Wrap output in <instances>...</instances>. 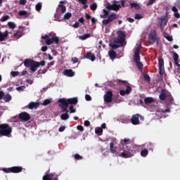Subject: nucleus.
<instances>
[{
	"instance_id": "nucleus-1",
	"label": "nucleus",
	"mask_w": 180,
	"mask_h": 180,
	"mask_svg": "<svg viewBox=\"0 0 180 180\" xmlns=\"http://www.w3.org/2000/svg\"><path fill=\"white\" fill-rule=\"evenodd\" d=\"M126 33L122 30L117 32V37L109 44L110 47L115 50L119 47H123L126 45Z\"/></svg>"
},
{
	"instance_id": "nucleus-2",
	"label": "nucleus",
	"mask_w": 180,
	"mask_h": 180,
	"mask_svg": "<svg viewBox=\"0 0 180 180\" xmlns=\"http://www.w3.org/2000/svg\"><path fill=\"white\" fill-rule=\"evenodd\" d=\"M24 65L27 68H30L32 72H36V71H37V68L40 67L39 62L30 59H25L24 60Z\"/></svg>"
},
{
	"instance_id": "nucleus-3",
	"label": "nucleus",
	"mask_w": 180,
	"mask_h": 180,
	"mask_svg": "<svg viewBox=\"0 0 180 180\" xmlns=\"http://www.w3.org/2000/svg\"><path fill=\"white\" fill-rule=\"evenodd\" d=\"M11 133H12V127L9 126V124H0L1 136H6V137H11Z\"/></svg>"
},
{
	"instance_id": "nucleus-4",
	"label": "nucleus",
	"mask_w": 180,
	"mask_h": 180,
	"mask_svg": "<svg viewBox=\"0 0 180 180\" xmlns=\"http://www.w3.org/2000/svg\"><path fill=\"white\" fill-rule=\"evenodd\" d=\"M103 12L104 15L108 16V19L103 20L102 21L103 26H108L109 23H110L111 22H113L115 19H116V13H112L109 15V11H107L106 9H103Z\"/></svg>"
},
{
	"instance_id": "nucleus-5",
	"label": "nucleus",
	"mask_w": 180,
	"mask_h": 180,
	"mask_svg": "<svg viewBox=\"0 0 180 180\" xmlns=\"http://www.w3.org/2000/svg\"><path fill=\"white\" fill-rule=\"evenodd\" d=\"M41 39L42 40H45V43L46 44H47V46H51V44H53V43L58 44V41H60V38H58V37L53 36L50 38L49 34H45L44 36H42Z\"/></svg>"
},
{
	"instance_id": "nucleus-6",
	"label": "nucleus",
	"mask_w": 180,
	"mask_h": 180,
	"mask_svg": "<svg viewBox=\"0 0 180 180\" xmlns=\"http://www.w3.org/2000/svg\"><path fill=\"white\" fill-rule=\"evenodd\" d=\"M3 171L6 174H10L11 172L13 174H19V172L23 171V168L20 166H14L8 168H3Z\"/></svg>"
},
{
	"instance_id": "nucleus-7",
	"label": "nucleus",
	"mask_w": 180,
	"mask_h": 180,
	"mask_svg": "<svg viewBox=\"0 0 180 180\" xmlns=\"http://www.w3.org/2000/svg\"><path fill=\"white\" fill-rule=\"evenodd\" d=\"M58 102L59 108L62 109V112L68 113V101L67 98H59Z\"/></svg>"
},
{
	"instance_id": "nucleus-8",
	"label": "nucleus",
	"mask_w": 180,
	"mask_h": 180,
	"mask_svg": "<svg viewBox=\"0 0 180 180\" xmlns=\"http://www.w3.org/2000/svg\"><path fill=\"white\" fill-rule=\"evenodd\" d=\"M155 41H157V30H152L149 33L148 43H149V44H154Z\"/></svg>"
},
{
	"instance_id": "nucleus-9",
	"label": "nucleus",
	"mask_w": 180,
	"mask_h": 180,
	"mask_svg": "<svg viewBox=\"0 0 180 180\" xmlns=\"http://www.w3.org/2000/svg\"><path fill=\"white\" fill-rule=\"evenodd\" d=\"M18 117L23 122H29V120L31 119L30 114L27 113V112L20 113Z\"/></svg>"
},
{
	"instance_id": "nucleus-10",
	"label": "nucleus",
	"mask_w": 180,
	"mask_h": 180,
	"mask_svg": "<svg viewBox=\"0 0 180 180\" xmlns=\"http://www.w3.org/2000/svg\"><path fill=\"white\" fill-rule=\"evenodd\" d=\"M113 98V93L111 91H108L107 93L104 95V101L105 103H110Z\"/></svg>"
},
{
	"instance_id": "nucleus-11",
	"label": "nucleus",
	"mask_w": 180,
	"mask_h": 180,
	"mask_svg": "<svg viewBox=\"0 0 180 180\" xmlns=\"http://www.w3.org/2000/svg\"><path fill=\"white\" fill-rule=\"evenodd\" d=\"M158 64H159V74L160 75H164L165 72V70L164 68V59L160 58L158 59Z\"/></svg>"
},
{
	"instance_id": "nucleus-12",
	"label": "nucleus",
	"mask_w": 180,
	"mask_h": 180,
	"mask_svg": "<svg viewBox=\"0 0 180 180\" xmlns=\"http://www.w3.org/2000/svg\"><path fill=\"white\" fill-rule=\"evenodd\" d=\"M140 114H136L132 115L131 119V123H132L134 126H137V124H140Z\"/></svg>"
},
{
	"instance_id": "nucleus-13",
	"label": "nucleus",
	"mask_w": 180,
	"mask_h": 180,
	"mask_svg": "<svg viewBox=\"0 0 180 180\" xmlns=\"http://www.w3.org/2000/svg\"><path fill=\"white\" fill-rule=\"evenodd\" d=\"M124 151L126 153H129L131 155H134V153H136V146L133 145V143L129 146L128 148H124Z\"/></svg>"
},
{
	"instance_id": "nucleus-14",
	"label": "nucleus",
	"mask_w": 180,
	"mask_h": 180,
	"mask_svg": "<svg viewBox=\"0 0 180 180\" xmlns=\"http://www.w3.org/2000/svg\"><path fill=\"white\" fill-rule=\"evenodd\" d=\"M167 23H168V18H167V16H162L160 18V30L162 32L164 30V27L167 26Z\"/></svg>"
},
{
	"instance_id": "nucleus-15",
	"label": "nucleus",
	"mask_w": 180,
	"mask_h": 180,
	"mask_svg": "<svg viewBox=\"0 0 180 180\" xmlns=\"http://www.w3.org/2000/svg\"><path fill=\"white\" fill-rule=\"evenodd\" d=\"M131 92V87L130 86H127L126 90H120V94L121 96H124V95H129Z\"/></svg>"
},
{
	"instance_id": "nucleus-16",
	"label": "nucleus",
	"mask_w": 180,
	"mask_h": 180,
	"mask_svg": "<svg viewBox=\"0 0 180 180\" xmlns=\"http://www.w3.org/2000/svg\"><path fill=\"white\" fill-rule=\"evenodd\" d=\"M63 75H66V77H74L75 75V72L72 71L71 69H65L63 70Z\"/></svg>"
},
{
	"instance_id": "nucleus-17",
	"label": "nucleus",
	"mask_w": 180,
	"mask_h": 180,
	"mask_svg": "<svg viewBox=\"0 0 180 180\" xmlns=\"http://www.w3.org/2000/svg\"><path fill=\"white\" fill-rule=\"evenodd\" d=\"M68 105H77L78 103V98L77 97L68 98Z\"/></svg>"
},
{
	"instance_id": "nucleus-18",
	"label": "nucleus",
	"mask_w": 180,
	"mask_h": 180,
	"mask_svg": "<svg viewBox=\"0 0 180 180\" xmlns=\"http://www.w3.org/2000/svg\"><path fill=\"white\" fill-rule=\"evenodd\" d=\"M9 36V33L8 32V30H6L4 33H2V32H0V41H4Z\"/></svg>"
},
{
	"instance_id": "nucleus-19",
	"label": "nucleus",
	"mask_w": 180,
	"mask_h": 180,
	"mask_svg": "<svg viewBox=\"0 0 180 180\" xmlns=\"http://www.w3.org/2000/svg\"><path fill=\"white\" fill-rule=\"evenodd\" d=\"M131 144V143H130V139H124L123 140V143H122L123 150H124V148H129V147H130Z\"/></svg>"
},
{
	"instance_id": "nucleus-20",
	"label": "nucleus",
	"mask_w": 180,
	"mask_h": 180,
	"mask_svg": "<svg viewBox=\"0 0 180 180\" xmlns=\"http://www.w3.org/2000/svg\"><path fill=\"white\" fill-rule=\"evenodd\" d=\"M108 56L110 60L113 61V60L116 58L117 54L116 53V51H115L114 50H110L108 52Z\"/></svg>"
},
{
	"instance_id": "nucleus-21",
	"label": "nucleus",
	"mask_w": 180,
	"mask_h": 180,
	"mask_svg": "<svg viewBox=\"0 0 180 180\" xmlns=\"http://www.w3.org/2000/svg\"><path fill=\"white\" fill-rule=\"evenodd\" d=\"M60 4L58 5V8H59L60 12L62 13H65V11H67V8L65 7V6L63 5V4H65V2L61 1H60Z\"/></svg>"
},
{
	"instance_id": "nucleus-22",
	"label": "nucleus",
	"mask_w": 180,
	"mask_h": 180,
	"mask_svg": "<svg viewBox=\"0 0 180 180\" xmlns=\"http://www.w3.org/2000/svg\"><path fill=\"white\" fill-rule=\"evenodd\" d=\"M85 57H86V58H88L89 60H91V61H95V60L96 58L95 57V55L93 54L91 52H87V53L86 54Z\"/></svg>"
},
{
	"instance_id": "nucleus-23",
	"label": "nucleus",
	"mask_w": 180,
	"mask_h": 180,
	"mask_svg": "<svg viewBox=\"0 0 180 180\" xmlns=\"http://www.w3.org/2000/svg\"><path fill=\"white\" fill-rule=\"evenodd\" d=\"M159 98L160 101H165L167 99V93L165 90L162 89Z\"/></svg>"
},
{
	"instance_id": "nucleus-24",
	"label": "nucleus",
	"mask_w": 180,
	"mask_h": 180,
	"mask_svg": "<svg viewBox=\"0 0 180 180\" xmlns=\"http://www.w3.org/2000/svg\"><path fill=\"white\" fill-rule=\"evenodd\" d=\"M22 32L20 31V30H18L14 34H13V37L15 39H13L14 41L15 40H18V39H20V37H22L23 36L22 34Z\"/></svg>"
},
{
	"instance_id": "nucleus-25",
	"label": "nucleus",
	"mask_w": 180,
	"mask_h": 180,
	"mask_svg": "<svg viewBox=\"0 0 180 180\" xmlns=\"http://www.w3.org/2000/svg\"><path fill=\"white\" fill-rule=\"evenodd\" d=\"M39 108V103L31 102L28 105L29 109H37Z\"/></svg>"
},
{
	"instance_id": "nucleus-26",
	"label": "nucleus",
	"mask_w": 180,
	"mask_h": 180,
	"mask_svg": "<svg viewBox=\"0 0 180 180\" xmlns=\"http://www.w3.org/2000/svg\"><path fill=\"white\" fill-rule=\"evenodd\" d=\"M120 157H122V158H130L131 154L124 150V152L120 153Z\"/></svg>"
},
{
	"instance_id": "nucleus-27",
	"label": "nucleus",
	"mask_w": 180,
	"mask_h": 180,
	"mask_svg": "<svg viewBox=\"0 0 180 180\" xmlns=\"http://www.w3.org/2000/svg\"><path fill=\"white\" fill-rule=\"evenodd\" d=\"M61 120H68V119H70V115H68V112H65V113H63L60 115Z\"/></svg>"
},
{
	"instance_id": "nucleus-28",
	"label": "nucleus",
	"mask_w": 180,
	"mask_h": 180,
	"mask_svg": "<svg viewBox=\"0 0 180 180\" xmlns=\"http://www.w3.org/2000/svg\"><path fill=\"white\" fill-rule=\"evenodd\" d=\"M110 150L113 154L116 153V148H115V142L112 141L110 143Z\"/></svg>"
},
{
	"instance_id": "nucleus-29",
	"label": "nucleus",
	"mask_w": 180,
	"mask_h": 180,
	"mask_svg": "<svg viewBox=\"0 0 180 180\" xmlns=\"http://www.w3.org/2000/svg\"><path fill=\"white\" fill-rule=\"evenodd\" d=\"M144 102L146 105L148 103H153V102H154V98H153V97H147L144 99Z\"/></svg>"
},
{
	"instance_id": "nucleus-30",
	"label": "nucleus",
	"mask_w": 180,
	"mask_h": 180,
	"mask_svg": "<svg viewBox=\"0 0 180 180\" xmlns=\"http://www.w3.org/2000/svg\"><path fill=\"white\" fill-rule=\"evenodd\" d=\"M163 36H164V37H165V39H167V40H168V41H172V40H173L172 36L167 34L166 32L163 33Z\"/></svg>"
},
{
	"instance_id": "nucleus-31",
	"label": "nucleus",
	"mask_w": 180,
	"mask_h": 180,
	"mask_svg": "<svg viewBox=\"0 0 180 180\" xmlns=\"http://www.w3.org/2000/svg\"><path fill=\"white\" fill-rule=\"evenodd\" d=\"M3 98L5 101V102H9V101L12 100V96L9 94H6L5 96H4Z\"/></svg>"
},
{
	"instance_id": "nucleus-32",
	"label": "nucleus",
	"mask_w": 180,
	"mask_h": 180,
	"mask_svg": "<svg viewBox=\"0 0 180 180\" xmlns=\"http://www.w3.org/2000/svg\"><path fill=\"white\" fill-rule=\"evenodd\" d=\"M122 8V6L120 4H116V3H114L112 4V11H119Z\"/></svg>"
},
{
	"instance_id": "nucleus-33",
	"label": "nucleus",
	"mask_w": 180,
	"mask_h": 180,
	"mask_svg": "<svg viewBox=\"0 0 180 180\" xmlns=\"http://www.w3.org/2000/svg\"><path fill=\"white\" fill-rule=\"evenodd\" d=\"M91 37V34H86L79 37L80 40H86Z\"/></svg>"
},
{
	"instance_id": "nucleus-34",
	"label": "nucleus",
	"mask_w": 180,
	"mask_h": 180,
	"mask_svg": "<svg viewBox=\"0 0 180 180\" xmlns=\"http://www.w3.org/2000/svg\"><path fill=\"white\" fill-rule=\"evenodd\" d=\"M131 8H134L135 9H140V4L137 3H130Z\"/></svg>"
},
{
	"instance_id": "nucleus-35",
	"label": "nucleus",
	"mask_w": 180,
	"mask_h": 180,
	"mask_svg": "<svg viewBox=\"0 0 180 180\" xmlns=\"http://www.w3.org/2000/svg\"><path fill=\"white\" fill-rule=\"evenodd\" d=\"M11 19V17L8 15H6L1 18L0 22H6V20H9Z\"/></svg>"
},
{
	"instance_id": "nucleus-36",
	"label": "nucleus",
	"mask_w": 180,
	"mask_h": 180,
	"mask_svg": "<svg viewBox=\"0 0 180 180\" xmlns=\"http://www.w3.org/2000/svg\"><path fill=\"white\" fill-rule=\"evenodd\" d=\"M141 157H146L148 155V150L147 149H143L141 151Z\"/></svg>"
},
{
	"instance_id": "nucleus-37",
	"label": "nucleus",
	"mask_w": 180,
	"mask_h": 180,
	"mask_svg": "<svg viewBox=\"0 0 180 180\" xmlns=\"http://www.w3.org/2000/svg\"><path fill=\"white\" fill-rule=\"evenodd\" d=\"M95 133H96V134L101 135V134H102V133H103V129H102V128H101V127L96 128Z\"/></svg>"
},
{
	"instance_id": "nucleus-38",
	"label": "nucleus",
	"mask_w": 180,
	"mask_h": 180,
	"mask_svg": "<svg viewBox=\"0 0 180 180\" xmlns=\"http://www.w3.org/2000/svg\"><path fill=\"white\" fill-rule=\"evenodd\" d=\"M8 26L10 29H15L16 27V24L13 22H8Z\"/></svg>"
},
{
	"instance_id": "nucleus-39",
	"label": "nucleus",
	"mask_w": 180,
	"mask_h": 180,
	"mask_svg": "<svg viewBox=\"0 0 180 180\" xmlns=\"http://www.w3.org/2000/svg\"><path fill=\"white\" fill-rule=\"evenodd\" d=\"M71 16H72V14L71 13H66L65 15H64V19L65 20H68Z\"/></svg>"
},
{
	"instance_id": "nucleus-40",
	"label": "nucleus",
	"mask_w": 180,
	"mask_h": 180,
	"mask_svg": "<svg viewBox=\"0 0 180 180\" xmlns=\"http://www.w3.org/2000/svg\"><path fill=\"white\" fill-rule=\"evenodd\" d=\"M173 59L174 61H178L179 60V55L176 52H173Z\"/></svg>"
},
{
	"instance_id": "nucleus-41",
	"label": "nucleus",
	"mask_w": 180,
	"mask_h": 180,
	"mask_svg": "<svg viewBox=\"0 0 180 180\" xmlns=\"http://www.w3.org/2000/svg\"><path fill=\"white\" fill-rule=\"evenodd\" d=\"M98 8V5L96 4V3H93L91 6H90V9L91 11H96V8Z\"/></svg>"
},
{
	"instance_id": "nucleus-42",
	"label": "nucleus",
	"mask_w": 180,
	"mask_h": 180,
	"mask_svg": "<svg viewBox=\"0 0 180 180\" xmlns=\"http://www.w3.org/2000/svg\"><path fill=\"white\" fill-rule=\"evenodd\" d=\"M35 9L36 11H37V12H40V11H41V3H38L35 6Z\"/></svg>"
},
{
	"instance_id": "nucleus-43",
	"label": "nucleus",
	"mask_w": 180,
	"mask_h": 180,
	"mask_svg": "<svg viewBox=\"0 0 180 180\" xmlns=\"http://www.w3.org/2000/svg\"><path fill=\"white\" fill-rule=\"evenodd\" d=\"M143 78L147 82H150L151 81V78H150V75H148V74H145L143 75Z\"/></svg>"
},
{
	"instance_id": "nucleus-44",
	"label": "nucleus",
	"mask_w": 180,
	"mask_h": 180,
	"mask_svg": "<svg viewBox=\"0 0 180 180\" xmlns=\"http://www.w3.org/2000/svg\"><path fill=\"white\" fill-rule=\"evenodd\" d=\"M50 103H51V100L50 99H46L44 101L42 105L44 106H47V105H50Z\"/></svg>"
},
{
	"instance_id": "nucleus-45",
	"label": "nucleus",
	"mask_w": 180,
	"mask_h": 180,
	"mask_svg": "<svg viewBox=\"0 0 180 180\" xmlns=\"http://www.w3.org/2000/svg\"><path fill=\"white\" fill-rule=\"evenodd\" d=\"M18 15H19V16H26V15H27V11H20L18 12Z\"/></svg>"
},
{
	"instance_id": "nucleus-46",
	"label": "nucleus",
	"mask_w": 180,
	"mask_h": 180,
	"mask_svg": "<svg viewBox=\"0 0 180 180\" xmlns=\"http://www.w3.org/2000/svg\"><path fill=\"white\" fill-rule=\"evenodd\" d=\"M134 60L135 63H139L140 62V55H134Z\"/></svg>"
},
{
	"instance_id": "nucleus-47",
	"label": "nucleus",
	"mask_w": 180,
	"mask_h": 180,
	"mask_svg": "<svg viewBox=\"0 0 180 180\" xmlns=\"http://www.w3.org/2000/svg\"><path fill=\"white\" fill-rule=\"evenodd\" d=\"M106 9H108V11H113V5L108 3L106 5Z\"/></svg>"
},
{
	"instance_id": "nucleus-48",
	"label": "nucleus",
	"mask_w": 180,
	"mask_h": 180,
	"mask_svg": "<svg viewBox=\"0 0 180 180\" xmlns=\"http://www.w3.org/2000/svg\"><path fill=\"white\" fill-rule=\"evenodd\" d=\"M74 157H75V159L77 160V161L79 160H82L83 159V157L81 156L78 153L75 154Z\"/></svg>"
},
{
	"instance_id": "nucleus-49",
	"label": "nucleus",
	"mask_w": 180,
	"mask_h": 180,
	"mask_svg": "<svg viewBox=\"0 0 180 180\" xmlns=\"http://www.w3.org/2000/svg\"><path fill=\"white\" fill-rule=\"evenodd\" d=\"M77 112V110L74 108V105H71L70 106V113H75Z\"/></svg>"
},
{
	"instance_id": "nucleus-50",
	"label": "nucleus",
	"mask_w": 180,
	"mask_h": 180,
	"mask_svg": "<svg viewBox=\"0 0 180 180\" xmlns=\"http://www.w3.org/2000/svg\"><path fill=\"white\" fill-rule=\"evenodd\" d=\"M136 64L139 70H143V63L141 62H136Z\"/></svg>"
},
{
	"instance_id": "nucleus-51",
	"label": "nucleus",
	"mask_w": 180,
	"mask_h": 180,
	"mask_svg": "<svg viewBox=\"0 0 180 180\" xmlns=\"http://www.w3.org/2000/svg\"><path fill=\"white\" fill-rule=\"evenodd\" d=\"M42 179H43V180H52V179H51V177H50V175H49V174L44 175V176L42 177Z\"/></svg>"
},
{
	"instance_id": "nucleus-52",
	"label": "nucleus",
	"mask_w": 180,
	"mask_h": 180,
	"mask_svg": "<svg viewBox=\"0 0 180 180\" xmlns=\"http://www.w3.org/2000/svg\"><path fill=\"white\" fill-rule=\"evenodd\" d=\"M140 47H141V45H139V46L136 48V49L135 51L134 55L140 56Z\"/></svg>"
},
{
	"instance_id": "nucleus-53",
	"label": "nucleus",
	"mask_w": 180,
	"mask_h": 180,
	"mask_svg": "<svg viewBox=\"0 0 180 180\" xmlns=\"http://www.w3.org/2000/svg\"><path fill=\"white\" fill-rule=\"evenodd\" d=\"M155 2V0H148V1L146 4V6H150V5H153Z\"/></svg>"
},
{
	"instance_id": "nucleus-54",
	"label": "nucleus",
	"mask_w": 180,
	"mask_h": 180,
	"mask_svg": "<svg viewBox=\"0 0 180 180\" xmlns=\"http://www.w3.org/2000/svg\"><path fill=\"white\" fill-rule=\"evenodd\" d=\"M135 19H143V15L136 13L135 14Z\"/></svg>"
},
{
	"instance_id": "nucleus-55",
	"label": "nucleus",
	"mask_w": 180,
	"mask_h": 180,
	"mask_svg": "<svg viewBox=\"0 0 180 180\" xmlns=\"http://www.w3.org/2000/svg\"><path fill=\"white\" fill-rule=\"evenodd\" d=\"M11 75H12V77H18V75H19V72L12 71L11 72Z\"/></svg>"
},
{
	"instance_id": "nucleus-56",
	"label": "nucleus",
	"mask_w": 180,
	"mask_h": 180,
	"mask_svg": "<svg viewBox=\"0 0 180 180\" xmlns=\"http://www.w3.org/2000/svg\"><path fill=\"white\" fill-rule=\"evenodd\" d=\"M71 61L73 64H77L78 63V58L77 57L72 58Z\"/></svg>"
},
{
	"instance_id": "nucleus-57",
	"label": "nucleus",
	"mask_w": 180,
	"mask_h": 180,
	"mask_svg": "<svg viewBox=\"0 0 180 180\" xmlns=\"http://www.w3.org/2000/svg\"><path fill=\"white\" fill-rule=\"evenodd\" d=\"M84 124L86 127H89V126H91V122L89 120H85Z\"/></svg>"
},
{
	"instance_id": "nucleus-58",
	"label": "nucleus",
	"mask_w": 180,
	"mask_h": 180,
	"mask_svg": "<svg viewBox=\"0 0 180 180\" xmlns=\"http://www.w3.org/2000/svg\"><path fill=\"white\" fill-rule=\"evenodd\" d=\"M85 99H86V101H92V97H91V96H89V94H86V95H85Z\"/></svg>"
},
{
	"instance_id": "nucleus-59",
	"label": "nucleus",
	"mask_w": 180,
	"mask_h": 180,
	"mask_svg": "<svg viewBox=\"0 0 180 180\" xmlns=\"http://www.w3.org/2000/svg\"><path fill=\"white\" fill-rule=\"evenodd\" d=\"M72 27H74L75 29L79 27V22H75L72 25Z\"/></svg>"
},
{
	"instance_id": "nucleus-60",
	"label": "nucleus",
	"mask_w": 180,
	"mask_h": 180,
	"mask_svg": "<svg viewBox=\"0 0 180 180\" xmlns=\"http://www.w3.org/2000/svg\"><path fill=\"white\" fill-rule=\"evenodd\" d=\"M77 130H79V131H84V127H82V125H78L77 127Z\"/></svg>"
},
{
	"instance_id": "nucleus-61",
	"label": "nucleus",
	"mask_w": 180,
	"mask_h": 180,
	"mask_svg": "<svg viewBox=\"0 0 180 180\" xmlns=\"http://www.w3.org/2000/svg\"><path fill=\"white\" fill-rule=\"evenodd\" d=\"M64 130H65V126L63 125L61 127H60L58 131H60V133L64 131Z\"/></svg>"
},
{
	"instance_id": "nucleus-62",
	"label": "nucleus",
	"mask_w": 180,
	"mask_h": 180,
	"mask_svg": "<svg viewBox=\"0 0 180 180\" xmlns=\"http://www.w3.org/2000/svg\"><path fill=\"white\" fill-rule=\"evenodd\" d=\"M78 1L82 5H86V2H88V0H78Z\"/></svg>"
},
{
	"instance_id": "nucleus-63",
	"label": "nucleus",
	"mask_w": 180,
	"mask_h": 180,
	"mask_svg": "<svg viewBox=\"0 0 180 180\" xmlns=\"http://www.w3.org/2000/svg\"><path fill=\"white\" fill-rule=\"evenodd\" d=\"M175 6H176V8H180V0H176Z\"/></svg>"
},
{
	"instance_id": "nucleus-64",
	"label": "nucleus",
	"mask_w": 180,
	"mask_h": 180,
	"mask_svg": "<svg viewBox=\"0 0 180 180\" xmlns=\"http://www.w3.org/2000/svg\"><path fill=\"white\" fill-rule=\"evenodd\" d=\"M26 0H20L19 4L20 5H26Z\"/></svg>"
}]
</instances>
